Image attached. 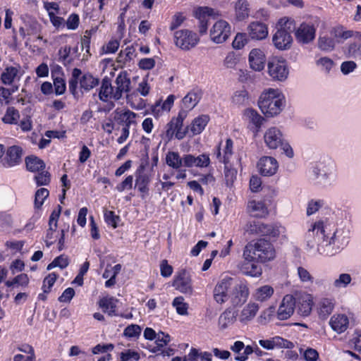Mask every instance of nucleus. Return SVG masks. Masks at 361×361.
Listing matches in <instances>:
<instances>
[{"instance_id": "obj_1", "label": "nucleus", "mask_w": 361, "mask_h": 361, "mask_svg": "<svg viewBox=\"0 0 361 361\" xmlns=\"http://www.w3.org/2000/svg\"><path fill=\"white\" fill-rule=\"evenodd\" d=\"M350 238L349 227L343 224L336 225L329 218H322L310 224L304 239L310 248L317 246L321 255L334 256L341 252Z\"/></svg>"}, {"instance_id": "obj_2", "label": "nucleus", "mask_w": 361, "mask_h": 361, "mask_svg": "<svg viewBox=\"0 0 361 361\" xmlns=\"http://www.w3.org/2000/svg\"><path fill=\"white\" fill-rule=\"evenodd\" d=\"M311 180L314 184L328 188L336 184L338 175L335 161L329 157H324L312 169Z\"/></svg>"}, {"instance_id": "obj_3", "label": "nucleus", "mask_w": 361, "mask_h": 361, "mask_svg": "<svg viewBox=\"0 0 361 361\" xmlns=\"http://www.w3.org/2000/svg\"><path fill=\"white\" fill-rule=\"evenodd\" d=\"M243 256L246 261L265 263L274 259L276 250L269 240L260 238L245 246Z\"/></svg>"}, {"instance_id": "obj_4", "label": "nucleus", "mask_w": 361, "mask_h": 361, "mask_svg": "<svg viewBox=\"0 0 361 361\" xmlns=\"http://www.w3.org/2000/svg\"><path fill=\"white\" fill-rule=\"evenodd\" d=\"M258 105L265 116L274 117L283 110L285 106V97L279 90L269 88L262 93Z\"/></svg>"}, {"instance_id": "obj_5", "label": "nucleus", "mask_w": 361, "mask_h": 361, "mask_svg": "<svg viewBox=\"0 0 361 361\" xmlns=\"http://www.w3.org/2000/svg\"><path fill=\"white\" fill-rule=\"evenodd\" d=\"M278 29L273 35L272 42L275 47L279 50L289 49L293 44L291 33L295 29V20L288 17L279 19Z\"/></svg>"}, {"instance_id": "obj_6", "label": "nucleus", "mask_w": 361, "mask_h": 361, "mask_svg": "<svg viewBox=\"0 0 361 361\" xmlns=\"http://www.w3.org/2000/svg\"><path fill=\"white\" fill-rule=\"evenodd\" d=\"M263 138L266 147L269 149L280 148L287 157H293V149L279 128L276 126L268 128L264 133Z\"/></svg>"}, {"instance_id": "obj_7", "label": "nucleus", "mask_w": 361, "mask_h": 361, "mask_svg": "<svg viewBox=\"0 0 361 361\" xmlns=\"http://www.w3.org/2000/svg\"><path fill=\"white\" fill-rule=\"evenodd\" d=\"M249 290L247 286L242 283L238 282L235 284L229 295V300L233 308L229 307L227 310V322H233L238 316V310L236 309L244 304L248 298Z\"/></svg>"}, {"instance_id": "obj_8", "label": "nucleus", "mask_w": 361, "mask_h": 361, "mask_svg": "<svg viewBox=\"0 0 361 361\" xmlns=\"http://www.w3.org/2000/svg\"><path fill=\"white\" fill-rule=\"evenodd\" d=\"M187 115V111L181 109L178 116L173 117L166 124L165 136L169 140H172L173 137L178 140H182L186 136L189 127L187 126L185 129L183 130V126Z\"/></svg>"}, {"instance_id": "obj_9", "label": "nucleus", "mask_w": 361, "mask_h": 361, "mask_svg": "<svg viewBox=\"0 0 361 361\" xmlns=\"http://www.w3.org/2000/svg\"><path fill=\"white\" fill-rule=\"evenodd\" d=\"M173 42L174 44L181 50L190 51L199 43L200 37L192 30L182 29L174 32Z\"/></svg>"}, {"instance_id": "obj_10", "label": "nucleus", "mask_w": 361, "mask_h": 361, "mask_svg": "<svg viewBox=\"0 0 361 361\" xmlns=\"http://www.w3.org/2000/svg\"><path fill=\"white\" fill-rule=\"evenodd\" d=\"M319 24L317 18L314 22H303L295 29V37L298 43L307 44L313 42L316 37V30Z\"/></svg>"}, {"instance_id": "obj_11", "label": "nucleus", "mask_w": 361, "mask_h": 361, "mask_svg": "<svg viewBox=\"0 0 361 361\" xmlns=\"http://www.w3.org/2000/svg\"><path fill=\"white\" fill-rule=\"evenodd\" d=\"M145 169L146 165L141 164L135 171V188L140 193L142 199L148 195L152 180L151 175L145 171Z\"/></svg>"}, {"instance_id": "obj_12", "label": "nucleus", "mask_w": 361, "mask_h": 361, "mask_svg": "<svg viewBox=\"0 0 361 361\" xmlns=\"http://www.w3.org/2000/svg\"><path fill=\"white\" fill-rule=\"evenodd\" d=\"M173 286L182 293L192 295V279L186 269H182L177 272L173 279Z\"/></svg>"}, {"instance_id": "obj_13", "label": "nucleus", "mask_w": 361, "mask_h": 361, "mask_svg": "<svg viewBox=\"0 0 361 361\" xmlns=\"http://www.w3.org/2000/svg\"><path fill=\"white\" fill-rule=\"evenodd\" d=\"M269 76L276 81H284L287 79L289 70L283 60L273 59L268 63Z\"/></svg>"}, {"instance_id": "obj_14", "label": "nucleus", "mask_w": 361, "mask_h": 361, "mask_svg": "<svg viewBox=\"0 0 361 361\" xmlns=\"http://www.w3.org/2000/svg\"><path fill=\"white\" fill-rule=\"evenodd\" d=\"M23 154L24 151L20 146H10L5 150L4 157L1 159V163L6 168L18 166L21 164Z\"/></svg>"}, {"instance_id": "obj_15", "label": "nucleus", "mask_w": 361, "mask_h": 361, "mask_svg": "<svg viewBox=\"0 0 361 361\" xmlns=\"http://www.w3.org/2000/svg\"><path fill=\"white\" fill-rule=\"evenodd\" d=\"M62 211V207L58 204L54 209L51 212L48 226L49 228L46 233L45 243L47 247L51 246L56 242L54 234L58 228V221Z\"/></svg>"}, {"instance_id": "obj_16", "label": "nucleus", "mask_w": 361, "mask_h": 361, "mask_svg": "<svg viewBox=\"0 0 361 361\" xmlns=\"http://www.w3.org/2000/svg\"><path fill=\"white\" fill-rule=\"evenodd\" d=\"M258 343L260 346L268 350L276 348L291 349L294 347V344L291 341L279 336L267 339H260Z\"/></svg>"}, {"instance_id": "obj_17", "label": "nucleus", "mask_w": 361, "mask_h": 361, "mask_svg": "<svg viewBox=\"0 0 361 361\" xmlns=\"http://www.w3.org/2000/svg\"><path fill=\"white\" fill-rule=\"evenodd\" d=\"M257 168L261 175L272 176L279 169V163L274 157L264 156L257 162Z\"/></svg>"}, {"instance_id": "obj_18", "label": "nucleus", "mask_w": 361, "mask_h": 361, "mask_svg": "<svg viewBox=\"0 0 361 361\" xmlns=\"http://www.w3.org/2000/svg\"><path fill=\"white\" fill-rule=\"evenodd\" d=\"M116 85L115 89L116 101H118L123 96V94H128L130 92L131 81L127 71H121L115 80Z\"/></svg>"}, {"instance_id": "obj_19", "label": "nucleus", "mask_w": 361, "mask_h": 361, "mask_svg": "<svg viewBox=\"0 0 361 361\" xmlns=\"http://www.w3.org/2000/svg\"><path fill=\"white\" fill-rule=\"evenodd\" d=\"M114 114V119L119 126L130 128L131 126L137 124L136 118L137 114L128 109L122 110L117 109L115 110Z\"/></svg>"}, {"instance_id": "obj_20", "label": "nucleus", "mask_w": 361, "mask_h": 361, "mask_svg": "<svg viewBox=\"0 0 361 361\" xmlns=\"http://www.w3.org/2000/svg\"><path fill=\"white\" fill-rule=\"evenodd\" d=\"M295 299L292 295L283 297L277 311V317L281 320L288 319L294 312Z\"/></svg>"}, {"instance_id": "obj_21", "label": "nucleus", "mask_w": 361, "mask_h": 361, "mask_svg": "<svg viewBox=\"0 0 361 361\" xmlns=\"http://www.w3.org/2000/svg\"><path fill=\"white\" fill-rule=\"evenodd\" d=\"M210 158L207 154H202L195 157L191 154L183 155V166L186 168H192L194 166L199 168H206L210 164Z\"/></svg>"}, {"instance_id": "obj_22", "label": "nucleus", "mask_w": 361, "mask_h": 361, "mask_svg": "<svg viewBox=\"0 0 361 361\" xmlns=\"http://www.w3.org/2000/svg\"><path fill=\"white\" fill-rule=\"evenodd\" d=\"M194 16L200 21L199 32L201 35L207 33L208 20L214 13V9L207 6H200L195 9Z\"/></svg>"}, {"instance_id": "obj_23", "label": "nucleus", "mask_w": 361, "mask_h": 361, "mask_svg": "<svg viewBox=\"0 0 361 361\" xmlns=\"http://www.w3.org/2000/svg\"><path fill=\"white\" fill-rule=\"evenodd\" d=\"M247 34L252 39L262 40L268 36V27L259 21L251 22L247 28Z\"/></svg>"}, {"instance_id": "obj_24", "label": "nucleus", "mask_w": 361, "mask_h": 361, "mask_svg": "<svg viewBox=\"0 0 361 361\" xmlns=\"http://www.w3.org/2000/svg\"><path fill=\"white\" fill-rule=\"evenodd\" d=\"M115 90L111 85V80L108 76L103 78L101 82V86L98 90L99 99L103 102H107L110 99L116 101L114 97Z\"/></svg>"}, {"instance_id": "obj_25", "label": "nucleus", "mask_w": 361, "mask_h": 361, "mask_svg": "<svg viewBox=\"0 0 361 361\" xmlns=\"http://www.w3.org/2000/svg\"><path fill=\"white\" fill-rule=\"evenodd\" d=\"M266 56L260 49H253L249 54L250 68L256 71H260L264 68Z\"/></svg>"}, {"instance_id": "obj_26", "label": "nucleus", "mask_w": 361, "mask_h": 361, "mask_svg": "<svg viewBox=\"0 0 361 361\" xmlns=\"http://www.w3.org/2000/svg\"><path fill=\"white\" fill-rule=\"evenodd\" d=\"M118 300L113 296H104L98 301V305L102 312L109 317L117 316V303Z\"/></svg>"}, {"instance_id": "obj_27", "label": "nucleus", "mask_w": 361, "mask_h": 361, "mask_svg": "<svg viewBox=\"0 0 361 361\" xmlns=\"http://www.w3.org/2000/svg\"><path fill=\"white\" fill-rule=\"evenodd\" d=\"M20 69V66L19 65H18L16 67H6L1 74L0 79L1 82L5 85H11L15 82L16 80L19 81L20 78V75H19Z\"/></svg>"}, {"instance_id": "obj_28", "label": "nucleus", "mask_w": 361, "mask_h": 361, "mask_svg": "<svg viewBox=\"0 0 361 361\" xmlns=\"http://www.w3.org/2000/svg\"><path fill=\"white\" fill-rule=\"evenodd\" d=\"M329 325L334 331L341 334L348 328V317L344 314H334L330 319Z\"/></svg>"}, {"instance_id": "obj_29", "label": "nucleus", "mask_w": 361, "mask_h": 361, "mask_svg": "<svg viewBox=\"0 0 361 361\" xmlns=\"http://www.w3.org/2000/svg\"><path fill=\"white\" fill-rule=\"evenodd\" d=\"M255 226H257L258 228L256 231L260 233L262 235H268L270 238H278L280 235L286 232V228L281 225L259 224Z\"/></svg>"}, {"instance_id": "obj_30", "label": "nucleus", "mask_w": 361, "mask_h": 361, "mask_svg": "<svg viewBox=\"0 0 361 361\" xmlns=\"http://www.w3.org/2000/svg\"><path fill=\"white\" fill-rule=\"evenodd\" d=\"M211 39L216 43L226 41V21L219 20L214 23L210 30Z\"/></svg>"}, {"instance_id": "obj_31", "label": "nucleus", "mask_w": 361, "mask_h": 361, "mask_svg": "<svg viewBox=\"0 0 361 361\" xmlns=\"http://www.w3.org/2000/svg\"><path fill=\"white\" fill-rule=\"evenodd\" d=\"M78 50V47L73 49L68 45L61 47L59 50V61L65 66H70L74 61L75 56H73V54H77Z\"/></svg>"}, {"instance_id": "obj_32", "label": "nucleus", "mask_w": 361, "mask_h": 361, "mask_svg": "<svg viewBox=\"0 0 361 361\" xmlns=\"http://www.w3.org/2000/svg\"><path fill=\"white\" fill-rule=\"evenodd\" d=\"M209 121V116L207 115H200L195 118L191 124L188 126V130L192 136L200 134L205 128Z\"/></svg>"}, {"instance_id": "obj_33", "label": "nucleus", "mask_w": 361, "mask_h": 361, "mask_svg": "<svg viewBox=\"0 0 361 361\" xmlns=\"http://www.w3.org/2000/svg\"><path fill=\"white\" fill-rule=\"evenodd\" d=\"M202 98V92L199 90H192L182 99L183 107L187 111L192 110Z\"/></svg>"}, {"instance_id": "obj_34", "label": "nucleus", "mask_w": 361, "mask_h": 361, "mask_svg": "<svg viewBox=\"0 0 361 361\" xmlns=\"http://www.w3.org/2000/svg\"><path fill=\"white\" fill-rule=\"evenodd\" d=\"M26 169L28 171L36 173L45 169L44 161L35 155L27 156L25 159Z\"/></svg>"}, {"instance_id": "obj_35", "label": "nucleus", "mask_w": 361, "mask_h": 361, "mask_svg": "<svg viewBox=\"0 0 361 361\" xmlns=\"http://www.w3.org/2000/svg\"><path fill=\"white\" fill-rule=\"evenodd\" d=\"M334 300L329 298H324L318 303V314L321 319H326L333 312L334 308Z\"/></svg>"}, {"instance_id": "obj_36", "label": "nucleus", "mask_w": 361, "mask_h": 361, "mask_svg": "<svg viewBox=\"0 0 361 361\" xmlns=\"http://www.w3.org/2000/svg\"><path fill=\"white\" fill-rule=\"evenodd\" d=\"M99 82V78L94 77L90 72L85 73L80 77V87L85 92H88L98 86Z\"/></svg>"}, {"instance_id": "obj_37", "label": "nucleus", "mask_w": 361, "mask_h": 361, "mask_svg": "<svg viewBox=\"0 0 361 361\" xmlns=\"http://www.w3.org/2000/svg\"><path fill=\"white\" fill-rule=\"evenodd\" d=\"M81 75V70L78 68H74L72 71L71 78L68 80L69 92L76 99H78L80 97L78 83H80V77Z\"/></svg>"}, {"instance_id": "obj_38", "label": "nucleus", "mask_w": 361, "mask_h": 361, "mask_svg": "<svg viewBox=\"0 0 361 361\" xmlns=\"http://www.w3.org/2000/svg\"><path fill=\"white\" fill-rule=\"evenodd\" d=\"M247 209L251 216L257 218L264 217L268 214L267 208L265 204L260 201H250L248 202Z\"/></svg>"}, {"instance_id": "obj_39", "label": "nucleus", "mask_w": 361, "mask_h": 361, "mask_svg": "<svg viewBox=\"0 0 361 361\" xmlns=\"http://www.w3.org/2000/svg\"><path fill=\"white\" fill-rule=\"evenodd\" d=\"M244 116L250 123L252 124L255 128V131L259 132L264 121L259 113L253 109H247L244 111Z\"/></svg>"}, {"instance_id": "obj_40", "label": "nucleus", "mask_w": 361, "mask_h": 361, "mask_svg": "<svg viewBox=\"0 0 361 361\" xmlns=\"http://www.w3.org/2000/svg\"><path fill=\"white\" fill-rule=\"evenodd\" d=\"M249 4L247 0H238L235 4V19L242 21L249 16Z\"/></svg>"}, {"instance_id": "obj_41", "label": "nucleus", "mask_w": 361, "mask_h": 361, "mask_svg": "<svg viewBox=\"0 0 361 361\" xmlns=\"http://www.w3.org/2000/svg\"><path fill=\"white\" fill-rule=\"evenodd\" d=\"M353 277L348 273H341L333 281V287L335 289H345L352 285Z\"/></svg>"}, {"instance_id": "obj_42", "label": "nucleus", "mask_w": 361, "mask_h": 361, "mask_svg": "<svg viewBox=\"0 0 361 361\" xmlns=\"http://www.w3.org/2000/svg\"><path fill=\"white\" fill-rule=\"evenodd\" d=\"M259 310V305L255 302H250L245 305L240 315V321L245 322L252 319Z\"/></svg>"}, {"instance_id": "obj_43", "label": "nucleus", "mask_w": 361, "mask_h": 361, "mask_svg": "<svg viewBox=\"0 0 361 361\" xmlns=\"http://www.w3.org/2000/svg\"><path fill=\"white\" fill-rule=\"evenodd\" d=\"M166 164L176 170L183 166V156L181 157L178 152L169 151L166 155Z\"/></svg>"}, {"instance_id": "obj_44", "label": "nucleus", "mask_w": 361, "mask_h": 361, "mask_svg": "<svg viewBox=\"0 0 361 361\" xmlns=\"http://www.w3.org/2000/svg\"><path fill=\"white\" fill-rule=\"evenodd\" d=\"M274 292V288L271 286L269 285L262 286L255 290L253 298L257 301L264 302L272 296Z\"/></svg>"}, {"instance_id": "obj_45", "label": "nucleus", "mask_w": 361, "mask_h": 361, "mask_svg": "<svg viewBox=\"0 0 361 361\" xmlns=\"http://www.w3.org/2000/svg\"><path fill=\"white\" fill-rule=\"evenodd\" d=\"M20 118V113L13 106H8L2 118V121L6 124L16 125Z\"/></svg>"}, {"instance_id": "obj_46", "label": "nucleus", "mask_w": 361, "mask_h": 361, "mask_svg": "<svg viewBox=\"0 0 361 361\" xmlns=\"http://www.w3.org/2000/svg\"><path fill=\"white\" fill-rule=\"evenodd\" d=\"M337 44L336 39L331 36H320L318 39V47L324 51H331Z\"/></svg>"}, {"instance_id": "obj_47", "label": "nucleus", "mask_w": 361, "mask_h": 361, "mask_svg": "<svg viewBox=\"0 0 361 361\" xmlns=\"http://www.w3.org/2000/svg\"><path fill=\"white\" fill-rule=\"evenodd\" d=\"M214 299L218 303L222 304L226 300V279H222L214 287Z\"/></svg>"}, {"instance_id": "obj_48", "label": "nucleus", "mask_w": 361, "mask_h": 361, "mask_svg": "<svg viewBox=\"0 0 361 361\" xmlns=\"http://www.w3.org/2000/svg\"><path fill=\"white\" fill-rule=\"evenodd\" d=\"M171 341L170 336L163 331H159L155 338L156 345L149 349V351L154 353L159 351L163 347L167 345Z\"/></svg>"}, {"instance_id": "obj_49", "label": "nucleus", "mask_w": 361, "mask_h": 361, "mask_svg": "<svg viewBox=\"0 0 361 361\" xmlns=\"http://www.w3.org/2000/svg\"><path fill=\"white\" fill-rule=\"evenodd\" d=\"M313 301L310 295L301 299L298 305V312L302 316H308L312 308Z\"/></svg>"}, {"instance_id": "obj_50", "label": "nucleus", "mask_w": 361, "mask_h": 361, "mask_svg": "<svg viewBox=\"0 0 361 361\" xmlns=\"http://www.w3.org/2000/svg\"><path fill=\"white\" fill-rule=\"evenodd\" d=\"M255 262L247 261L244 265V273L252 277H259L262 273L261 266L254 263Z\"/></svg>"}, {"instance_id": "obj_51", "label": "nucleus", "mask_w": 361, "mask_h": 361, "mask_svg": "<svg viewBox=\"0 0 361 361\" xmlns=\"http://www.w3.org/2000/svg\"><path fill=\"white\" fill-rule=\"evenodd\" d=\"M172 305L176 308V312L178 314L187 315L188 314V304L184 302L183 297H176L172 302Z\"/></svg>"}, {"instance_id": "obj_52", "label": "nucleus", "mask_w": 361, "mask_h": 361, "mask_svg": "<svg viewBox=\"0 0 361 361\" xmlns=\"http://www.w3.org/2000/svg\"><path fill=\"white\" fill-rule=\"evenodd\" d=\"M49 191L44 188H41L36 191L34 202L35 208L36 209H41L44 200L49 197Z\"/></svg>"}, {"instance_id": "obj_53", "label": "nucleus", "mask_w": 361, "mask_h": 361, "mask_svg": "<svg viewBox=\"0 0 361 361\" xmlns=\"http://www.w3.org/2000/svg\"><path fill=\"white\" fill-rule=\"evenodd\" d=\"M34 180L37 186L48 185L51 182V174L47 171H40L35 176Z\"/></svg>"}, {"instance_id": "obj_54", "label": "nucleus", "mask_w": 361, "mask_h": 361, "mask_svg": "<svg viewBox=\"0 0 361 361\" xmlns=\"http://www.w3.org/2000/svg\"><path fill=\"white\" fill-rule=\"evenodd\" d=\"M104 219L107 225L111 226L114 228L118 227L120 216L116 215L114 211L106 210L104 213Z\"/></svg>"}, {"instance_id": "obj_55", "label": "nucleus", "mask_w": 361, "mask_h": 361, "mask_svg": "<svg viewBox=\"0 0 361 361\" xmlns=\"http://www.w3.org/2000/svg\"><path fill=\"white\" fill-rule=\"evenodd\" d=\"M57 278L58 274L55 272L49 274L48 276L44 278L42 285V289L44 293H49L51 291V289L55 283Z\"/></svg>"}, {"instance_id": "obj_56", "label": "nucleus", "mask_w": 361, "mask_h": 361, "mask_svg": "<svg viewBox=\"0 0 361 361\" xmlns=\"http://www.w3.org/2000/svg\"><path fill=\"white\" fill-rule=\"evenodd\" d=\"M248 99V92L245 90L236 91L232 97L233 102L237 105L246 104Z\"/></svg>"}, {"instance_id": "obj_57", "label": "nucleus", "mask_w": 361, "mask_h": 361, "mask_svg": "<svg viewBox=\"0 0 361 361\" xmlns=\"http://www.w3.org/2000/svg\"><path fill=\"white\" fill-rule=\"evenodd\" d=\"M324 205L323 200H311L307 203V215L311 216L315 214Z\"/></svg>"}, {"instance_id": "obj_58", "label": "nucleus", "mask_w": 361, "mask_h": 361, "mask_svg": "<svg viewBox=\"0 0 361 361\" xmlns=\"http://www.w3.org/2000/svg\"><path fill=\"white\" fill-rule=\"evenodd\" d=\"M141 327L137 324L128 325L123 331V335L127 338L138 337L141 334Z\"/></svg>"}, {"instance_id": "obj_59", "label": "nucleus", "mask_w": 361, "mask_h": 361, "mask_svg": "<svg viewBox=\"0 0 361 361\" xmlns=\"http://www.w3.org/2000/svg\"><path fill=\"white\" fill-rule=\"evenodd\" d=\"M80 24V17L77 13H71L68 19L65 20V26L68 30H76Z\"/></svg>"}, {"instance_id": "obj_60", "label": "nucleus", "mask_w": 361, "mask_h": 361, "mask_svg": "<svg viewBox=\"0 0 361 361\" xmlns=\"http://www.w3.org/2000/svg\"><path fill=\"white\" fill-rule=\"evenodd\" d=\"M133 176L132 175H129L126 177V178L118 183L116 186V189L117 191L121 192L126 190H130L133 188Z\"/></svg>"}, {"instance_id": "obj_61", "label": "nucleus", "mask_w": 361, "mask_h": 361, "mask_svg": "<svg viewBox=\"0 0 361 361\" xmlns=\"http://www.w3.org/2000/svg\"><path fill=\"white\" fill-rule=\"evenodd\" d=\"M49 18L52 25L56 28H63L65 27V20L63 18L58 16L54 12H49Z\"/></svg>"}, {"instance_id": "obj_62", "label": "nucleus", "mask_w": 361, "mask_h": 361, "mask_svg": "<svg viewBox=\"0 0 361 361\" xmlns=\"http://www.w3.org/2000/svg\"><path fill=\"white\" fill-rule=\"evenodd\" d=\"M298 275L302 283H312L314 281V277L304 267H299L298 268Z\"/></svg>"}, {"instance_id": "obj_63", "label": "nucleus", "mask_w": 361, "mask_h": 361, "mask_svg": "<svg viewBox=\"0 0 361 361\" xmlns=\"http://www.w3.org/2000/svg\"><path fill=\"white\" fill-rule=\"evenodd\" d=\"M348 54L354 59H361V44L357 43H351L348 47Z\"/></svg>"}, {"instance_id": "obj_64", "label": "nucleus", "mask_w": 361, "mask_h": 361, "mask_svg": "<svg viewBox=\"0 0 361 361\" xmlns=\"http://www.w3.org/2000/svg\"><path fill=\"white\" fill-rule=\"evenodd\" d=\"M54 89L56 95L63 94L66 90L65 80L62 78H56L54 80Z\"/></svg>"}]
</instances>
